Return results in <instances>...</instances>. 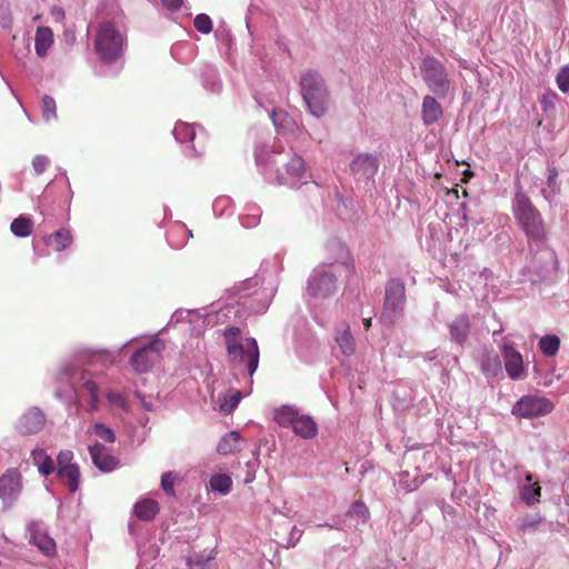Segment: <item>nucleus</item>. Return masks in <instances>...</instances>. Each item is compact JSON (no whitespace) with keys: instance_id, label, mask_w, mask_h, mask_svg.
<instances>
[{"instance_id":"1","label":"nucleus","mask_w":569,"mask_h":569,"mask_svg":"<svg viewBox=\"0 0 569 569\" xmlns=\"http://www.w3.org/2000/svg\"><path fill=\"white\" fill-rule=\"evenodd\" d=\"M300 93L309 110L317 117H323L330 104V93L322 76L315 70H307L300 78Z\"/></svg>"},{"instance_id":"2","label":"nucleus","mask_w":569,"mask_h":569,"mask_svg":"<svg viewBox=\"0 0 569 569\" xmlns=\"http://www.w3.org/2000/svg\"><path fill=\"white\" fill-rule=\"evenodd\" d=\"M241 331L238 327H229L223 331L228 357L233 365L246 363L249 376H252L259 363V348L254 338H249L246 345L241 342Z\"/></svg>"},{"instance_id":"3","label":"nucleus","mask_w":569,"mask_h":569,"mask_svg":"<svg viewBox=\"0 0 569 569\" xmlns=\"http://www.w3.org/2000/svg\"><path fill=\"white\" fill-rule=\"evenodd\" d=\"M512 209L517 221L527 237L533 241H541L545 238V226L541 214L522 191L516 193Z\"/></svg>"},{"instance_id":"4","label":"nucleus","mask_w":569,"mask_h":569,"mask_svg":"<svg viewBox=\"0 0 569 569\" xmlns=\"http://www.w3.org/2000/svg\"><path fill=\"white\" fill-rule=\"evenodd\" d=\"M124 38L112 22L100 24L94 48L103 62H114L123 51Z\"/></svg>"},{"instance_id":"5","label":"nucleus","mask_w":569,"mask_h":569,"mask_svg":"<svg viewBox=\"0 0 569 569\" xmlns=\"http://www.w3.org/2000/svg\"><path fill=\"white\" fill-rule=\"evenodd\" d=\"M421 76L428 88L439 97L452 90V83L445 66L435 57H426L420 66Z\"/></svg>"},{"instance_id":"6","label":"nucleus","mask_w":569,"mask_h":569,"mask_svg":"<svg viewBox=\"0 0 569 569\" xmlns=\"http://www.w3.org/2000/svg\"><path fill=\"white\" fill-rule=\"evenodd\" d=\"M406 301L405 283L399 279H391L386 287V299L381 312V320L387 325L395 323L401 315Z\"/></svg>"},{"instance_id":"7","label":"nucleus","mask_w":569,"mask_h":569,"mask_svg":"<svg viewBox=\"0 0 569 569\" xmlns=\"http://www.w3.org/2000/svg\"><path fill=\"white\" fill-rule=\"evenodd\" d=\"M553 410V403L540 395L522 396L512 406L511 413L519 419H531L546 416Z\"/></svg>"},{"instance_id":"8","label":"nucleus","mask_w":569,"mask_h":569,"mask_svg":"<svg viewBox=\"0 0 569 569\" xmlns=\"http://www.w3.org/2000/svg\"><path fill=\"white\" fill-rule=\"evenodd\" d=\"M336 276L327 267H320L310 276L307 290L312 297L327 298L336 291Z\"/></svg>"},{"instance_id":"9","label":"nucleus","mask_w":569,"mask_h":569,"mask_svg":"<svg viewBox=\"0 0 569 569\" xmlns=\"http://www.w3.org/2000/svg\"><path fill=\"white\" fill-rule=\"evenodd\" d=\"M163 349L164 345L160 340L150 342L133 353L130 359L131 367L137 372H148L161 359Z\"/></svg>"},{"instance_id":"10","label":"nucleus","mask_w":569,"mask_h":569,"mask_svg":"<svg viewBox=\"0 0 569 569\" xmlns=\"http://www.w3.org/2000/svg\"><path fill=\"white\" fill-rule=\"evenodd\" d=\"M507 375L512 380H521L527 377V370L523 365L522 356L517 351L511 342L503 338L499 345Z\"/></svg>"},{"instance_id":"11","label":"nucleus","mask_w":569,"mask_h":569,"mask_svg":"<svg viewBox=\"0 0 569 569\" xmlns=\"http://www.w3.org/2000/svg\"><path fill=\"white\" fill-rule=\"evenodd\" d=\"M22 490V476L16 468H10L0 477V499L11 505Z\"/></svg>"},{"instance_id":"12","label":"nucleus","mask_w":569,"mask_h":569,"mask_svg":"<svg viewBox=\"0 0 569 569\" xmlns=\"http://www.w3.org/2000/svg\"><path fill=\"white\" fill-rule=\"evenodd\" d=\"M536 276L530 274L528 279L532 282L541 281L558 269V259L551 249H542L535 258Z\"/></svg>"},{"instance_id":"13","label":"nucleus","mask_w":569,"mask_h":569,"mask_svg":"<svg viewBox=\"0 0 569 569\" xmlns=\"http://www.w3.org/2000/svg\"><path fill=\"white\" fill-rule=\"evenodd\" d=\"M379 168L378 160L370 153L357 154L350 163L351 173L366 179L372 178Z\"/></svg>"},{"instance_id":"14","label":"nucleus","mask_w":569,"mask_h":569,"mask_svg":"<svg viewBox=\"0 0 569 569\" xmlns=\"http://www.w3.org/2000/svg\"><path fill=\"white\" fill-rule=\"evenodd\" d=\"M89 452L93 465L103 472H110L114 470L119 463L118 459L113 457L103 445L99 442L90 446Z\"/></svg>"},{"instance_id":"15","label":"nucleus","mask_w":569,"mask_h":569,"mask_svg":"<svg viewBox=\"0 0 569 569\" xmlns=\"http://www.w3.org/2000/svg\"><path fill=\"white\" fill-rule=\"evenodd\" d=\"M46 422L44 415L38 408L28 410L20 419V431L27 435L40 431Z\"/></svg>"},{"instance_id":"16","label":"nucleus","mask_w":569,"mask_h":569,"mask_svg":"<svg viewBox=\"0 0 569 569\" xmlns=\"http://www.w3.org/2000/svg\"><path fill=\"white\" fill-rule=\"evenodd\" d=\"M30 543L36 546L44 556L52 557L56 555L57 547L54 540L38 527H30Z\"/></svg>"},{"instance_id":"17","label":"nucleus","mask_w":569,"mask_h":569,"mask_svg":"<svg viewBox=\"0 0 569 569\" xmlns=\"http://www.w3.org/2000/svg\"><path fill=\"white\" fill-rule=\"evenodd\" d=\"M160 511L159 502L151 498L137 501L133 506V515L141 521H152Z\"/></svg>"},{"instance_id":"18","label":"nucleus","mask_w":569,"mask_h":569,"mask_svg":"<svg viewBox=\"0 0 569 569\" xmlns=\"http://www.w3.org/2000/svg\"><path fill=\"white\" fill-rule=\"evenodd\" d=\"M292 430L297 436L303 439H312L318 433V426L310 416L299 413L295 420Z\"/></svg>"},{"instance_id":"19","label":"nucleus","mask_w":569,"mask_h":569,"mask_svg":"<svg viewBox=\"0 0 569 569\" xmlns=\"http://www.w3.org/2000/svg\"><path fill=\"white\" fill-rule=\"evenodd\" d=\"M306 171V164L303 159L298 156L297 153H293L290 156L289 161L286 163V172L287 177L279 176L278 180L279 183L286 184L289 183V179H300L303 177Z\"/></svg>"},{"instance_id":"20","label":"nucleus","mask_w":569,"mask_h":569,"mask_svg":"<svg viewBox=\"0 0 569 569\" xmlns=\"http://www.w3.org/2000/svg\"><path fill=\"white\" fill-rule=\"evenodd\" d=\"M558 176V170L553 166L547 168V179L545 186L541 188V194L548 202L553 201L560 192Z\"/></svg>"},{"instance_id":"21","label":"nucleus","mask_w":569,"mask_h":569,"mask_svg":"<svg viewBox=\"0 0 569 569\" xmlns=\"http://www.w3.org/2000/svg\"><path fill=\"white\" fill-rule=\"evenodd\" d=\"M441 116H442V108L437 102V100L431 96L425 97L423 102H422L423 123L426 126H430V124L437 122Z\"/></svg>"},{"instance_id":"22","label":"nucleus","mask_w":569,"mask_h":569,"mask_svg":"<svg viewBox=\"0 0 569 569\" xmlns=\"http://www.w3.org/2000/svg\"><path fill=\"white\" fill-rule=\"evenodd\" d=\"M173 133L176 139L180 142H193L197 136L196 127L193 124H189L186 122H179L176 124ZM192 149L196 154H201L203 151V146H200V150H198L197 146L192 143Z\"/></svg>"},{"instance_id":"23","label":"nucleus","mask_w":569,"mask_h":569,"mask_svg":"<svg viewBox=\"0 0 569 569\" xmlns=\"http://www.w3.org/2000/svg\"><path fill=\"white\" fill-rule=\"evenodd\" d=\"M57 476L61 482L68 486L70 492H76L80 485V469L76 463L67 468L57 469Z\"/></svg>"},{"instance_id":"24","label":"nucleus","mask_w":569,"mask_h":569,"mask_svg":"<svg viewBox=\"0 0 569 569\" xmlns=\"http://www.w3.org/2000/svg\"><path fill=\"white\" fill-rule=\"evenodd\" d=\"M53 43V32L48 27H39L36 32L34 47L39 57L43 58Z\"/></svg>"},{"instance_id":"25","label":"nucleus","mask_w":569,"mask_h":569,"mask_svg":"<svg viewBox=\"0 0 569 569\" xmlns=\"http://www.w3.org/2000/svg\"><path fill=\"white\" fill-rule=\"evenodd\" d=\"M526 481L527 483L520 487L519 495L522 501L531 506L539 501L541 488L537 481L532 482V476L530 473L526 476Z\"/></svg>"},{"instance_id":"26","label":"nucleus","mask_w":569,"mask_h":569,"mask_svg":"<svg viewBox=\"0 0 569 569\" xmlns=\"http://www.w3.org/2000/svg\"><path fill=\"white\" fill-rule=\"evenodd\" d=\"M31 457L33 460V463L38 467V470L43 476H49L54 471V462L49 456L46 450L43 449H34L31 452Z\"/></svg>"},{"instance_id":"27","label":"nucleus","mask_w":569,"mask_h":569,"mask_svg":"<svg viewBox=\"0 0 569 569\" xmlns=\"http://www.w3.org/2000/svg\"><path fill=\"white\" fill-rule=\"evenodd\" d=\"M81 385L79 386V390L81 396H89L91 409L96 410L99 402V393L98 386L90 377H87L86 373H81L79 377Z\"/></svg>"},{"instance_id":"28","label":"nucleus","mask_w":569,"mask_h":569,"mask_svg":"<svg viewBox=\"0 0 569 569\" xmlns=\"http://www.w3.org/2000/svg\"><path fill=\"white\" fill-rule=\"evenodd\" d=\"M72 240L73 239L69 230L60 229L51 233L47 238L46 243L47 246L52 247L56 251L59 252L67 249L72 243Z\"/></svg>"},{"instance_id":"29","label":"nucleus","mask_w":569,"mask_h":569,"mask_svg":"<svg viewBox=\"0 0 569 569\" xmlns=\"http://www.w3.org/2000/svg\"><path fill=\"white\" fill-rule=\"evenodd\" d=\"M220 455H230L240 451V435L237 431L226 433L217 446Z\"/></svg>"},{"instance_id":"30","label":"nucleus","mask_w":569,"mask_h":569,"mask_svg":"<svg viewBox=\"0 0 569 569\" xmlns=\"http://www.w3.org/2000/svg\"><path fill=\"white\" fill-rule=\"evenodd\" d=\"M298 415V410L293 407L282 406L274 410L273 419L280 427L292 428Z\"/></svg>"},{"instance_id":"31","label":"nucleus","mask_w":569,"mask_h":569,"mask_svg":"<svg viewBox=\"0 0 569 569\" xmlns=\"http://www.w3.org/2000/svg\"><path fill=\"white\" fill-rule=\"evenodd\" d=\"M336 341L345 356H351L355 352V339L349 326H345L342 332L336 337Z\"/></svg>"},{"instance_id":"32","label":"nucleus","mask_w":569,"mask_h":569,"mask_svg":"<svg viewBox=\"0 0 569 569\" xmlns=\"http://www.w3.org/2000/svg\"><path fill=\"white\" fill-rule=\"evenodd\" d=\"M241 399V392L239 390H232L219 398L220 411L224 415H230L238 406Z\"/></svg>"},{"instance_id":"33","label":"nucleus","mask_w":569,"mask_h":569,"mask_svg":"<svg viewBox=\"0 0 569 569\" xmlns=\"http://www.w3.org/2000/svg\"><path fill=\"white\" fill-rule=\"evenodd\" d=\"M539 348L546 357H553L560 348V339L556 335H546L539 341Z\"/></svg>"},{"instance_id":"34","label":"nucleus","mask_w":569,"mask_h":569,"mask_svg":"<svg viewBox=\"0 0 569 569\" xmlns=\"http://www.w3.org/2000/svg\"><path fill=\"white\" fill-rule=\"evenodd\" d=\"M232 486L231 478L226 473L213 475L210 479V487L213 491H218L222 495L230 492Z\"/></svg>"},{"instance_id":"35","label":"nucleus","mask_w":569,"mask_h":569,"mask_svg":"<svg viewBox=\"0 0 569 569\" xmlns=\"http://www.w3.org/2000/svg\"><path fill=\"white\" fill-rule=\"evenodd\" d=\"M10 229L17 237H28L32 232V221L27 217H18L11 222Z\"/></svg>"},{"instance_id":"36","label":"nucleus","mask_w":569,"mask_h":569,"mask_svg":"<svg viewBox=\"0 0 569 569\" xmlns=\"http://www.w3.org/2000/svg\"><path fill=\"white\" fill-rule=\"evenodd\" d=\"M347 515L349 517H357L362 523H367L370 517L369 509L362 501H355Z\"/></svg>"},{"instance_id":"37","label":"nucleus","mask_w":569,"mask_h":569,"mask_svg":"<svg viewBox=\"0 0 569 569\" xmlns=\"http://www.w3.org/2000/svg\"><path fill=\"white\" fill-rule=\"evenodd\" d=\"M41 110L43 118L49 121L57 118V104L52 97L44 96L41 100Z\"/></svg>"},{"instance_id":"38","label":"nucleus","mask_w":569,"mask_h":569,"mask_svg":"<svg viewBox=\"0 0 569 569\" xmlns=\"http://www.w3.org/2000/svg\"><path fill=\"white\" fill-rule=\"evenodd\" d=\"M194 28L204 34H208L212 30V21L206 13H199L193 20Z\"/></svg>"},{"instance_id":"39","label":"nucleus","mask_w":569,"mask_h":569,"mask_svg":"<svg viewBox=\"0 0 569 569\" xmlns=\"http://www.w3.org/2000/svg\"><path fill=\"white\" fill-rule=\"evenodd\" d=\"M177 481V475L172 471L164 472L161 477V488L162 490L170 495L176 496L174 492V483Z\"/></svg>"},{"instance_id":"40","label":"nucleus","mask_w":569,"mask_h":569,"mask_svg":"<svg viewBox=\"0 0 569 569\" xmlns=\"http://www.w3.org/2000/svg\"><path fill=\"white\" fill-rule=\"evenodd\" d=\"M94 433L107 442H114L116 440V435L113 430H111L110 428L106 427L102 423L94 425Z\"/></svg>"},{"instance_id":"41","label":"nucleus","mask_w":569,"mask_h":569,"mask_svg":"<svg viewBox=\"0 0 569 569\" xmlns=\"http://www.w3.org/2000/svg\"><path fill=\"white\" fill-rule=\"evenodd\" d=\"M73 452L71 450H61L57 456V469L67 468L76 465L72 462Z\"/></svg>"},{"instance_id":"42","label":"nucleus","mask_w":569,"mask_h":569,"mask_svg":"<svg viewBox=\"0 0 569 569\" xmlns=\"http://www.w3.org/2000/svg\"><path fill=\"white\" fill-rule=\"evenodd\" d=\"M557 84L562 92H569V66L563 67L557 74Z\"/></svg>"},{"instance_id":"43","label":"nucleus","mask_w":569,"mask_h":569,"mask_svg":"<svg viewBox=\"0 0 569 569\" xmlns=\"http://www.w3.org/2000/svg\"><path fill=\"white\" fill-rule=\"evenodd\" d=\"M49 163H50L49 158L46 156H42V154L36 156L32 160V167L37 174L43 173L44 170L47 169V167L49 166Z\"/></svg>"},{"instance_id":"44","label":"nucleus","mask_w":569,"mask_h":569,"mask_svg":"<svg viewBox=\"0 0 569 569\" xmlns=\"http://www.w3.org/2000/svg\"><path fill=\"white\" fill-rule=\"evenodd\" d=\"M163 6L169 10L176 11L180 9L183 3V0H161Z\"/></svg>"},{"instance_id":"45","label":"nucleus","mask_w":569,"mask_h":569,"mask_svg":"<svg viewBox=\"0 0 569 569\" xmlns=\"http://www.w3.org/2000/svg\"><path fill=\"white\" fill-rule=\"evenodd\" d=\"M556 99L557 94L555 93L545 96L543 99L541 100L542 109L547 110L549 107H552Z\"/></svg>"},{"instance_id":"46","label":"nucleus","mask_w":569,"mask_h":569,"mask_svg":"<svg viewBox=\"0 0 569 569\" xmlns=\"http://www.w3.org/2000/svg\"><path fill=\"white\" fill-rule=\"evenodd\" d=\"M450 331H451V336H452V338H453L457 342H459V343H460V342H461V340H462V332H461V330H460L459 325H458V323H453V325L451 326Z\"/></svg>"},{"instance_id":"47","label":"nucleus","mask_w":569,"mask_h":569,"mask_svg":"<svg viewBox=\"0 0 569 569\" xmlns=\"http://www.w3.org/2000/svg\"><path fill=\"white\" fill-rule=\"evenodd\" d=\"M136 397L140 400L141 405L147 410H151L152 409L151 405L144 400V398L142 397V395L139 391L136 392Z\"/></svg>"},{"instance_id":"48","label":"nucleus","mask_w":569,"mask_h":569,"mask_svg":"<svg viewBox=\"0 0 569 569\" xmlns=\"http://www.w3.org/2000/svg\"><path fill=\"white\" fill-rule=\"evenodd\" d=\"M540 522V520H531V521H528V520H523V523L521 526L522 529H526L528 527H535L536 525H538Z\"/></svg>"},{"instance_id":"49","label":"nucleus","mask_w":569,"mask_h":569,"mask_svg":"<svg viewBox=\"0 0 569 569\" xmlns=\"http://www.w3.org/2000/svg\"><path fill=\"white\" fill-rule=\"evenodd\" d=\"M108 399L111 401V402H119L122 400V397L119 395V393H109L108 395Z\"/></svg>"},{"instance_id":"50","label":"nucleus","mask_w":569,"mask_h":569,"mask_svg":"<svg viewBox=\"0 0 569 569\" xmlns=\"http://www.w3.org/2000/svg\"><path fill=\"white\" fill-rule=\"evenodd\" d=\"M447 194L448 196H453L455 199H459V193H458V190L456 188H453L451 190H448Z\"/></svg>"},{"instance_id":"51","label":"nucleus","mask_w":569,"mask_h":569,"mask_svg":"<svg viewBox=\"0 0 569 569\" xmlns=\"http://www.w3.org/2000/svg\"><path fill=\"white\" fill-rule=\"evenodd\" d=\"M463 174H465V183H467L469 178L472 176V172H470L468 169H465Z\"/></svg>"},{"instance_id":"52","label":"nucleus","mask_w":569,"mask_h":569,"mask_svg":"<svg viewBox=\"0 0 569 569\" xmlns=\"http://www.w3.org/2000/svg\"><path fill=\"white\" fill-rule=\"evenodd\" d=\"M363 326L366 327V329H369L371 327V318H366L363 319Z\"/></svg>"},{"instance_id":"53","label":"nucleus","mask_w":569,"mask_h":569,"mask_svg":"<svg viewBox=\"0 0 569 569\" xmlns=\"http://www.w3.org/2000/svg\"><path fill=\"white\" fill-rule=\"evenodd\" d=\"M500 369V361L499 360H495V368H493V372H496L497 370Z\"/></svg>"},{"instance_id":"54","label":"nucleus","mask_w":569,"mask_h":569,"mask_svg":"<svg viewBox=\"0 0 569 569\" xmlns=\"http://www.w3.org/2000/svg\"><path fill=\"white\" fill-rule=\"evenodd\" d=\"M551 1L553 2L555 6H558L561 0H551Z\"/></svg>"},{"instance_id":"55","label":"nucleus","mask_w":569,"mask_h":569,"mask_svg":"<svg viewBox=\"0 0 569 569\" xmlns=\"http://www.w3.org/2000/svg\"><path fill=\"white\" fill-rule=\"evenodd\" d=\"M482 368H483V370H485V371H489V368H488V367L482 366Z\"/></svg>"},{"instance_id":"56","label":"nucleus","mask_w":569,"mask_h":569,"mask_svg":"<svg viewBox=\"0 0 569 569\" xmlns=\"http://www.w3.org/2000/svg\"><path fill=\"white\" fill-rule=\"evenodd\" d=\"M190 566H191V569H196V567H194L196 565H193L192 562L190 563Z\"/></svg>"}]
</instances>
